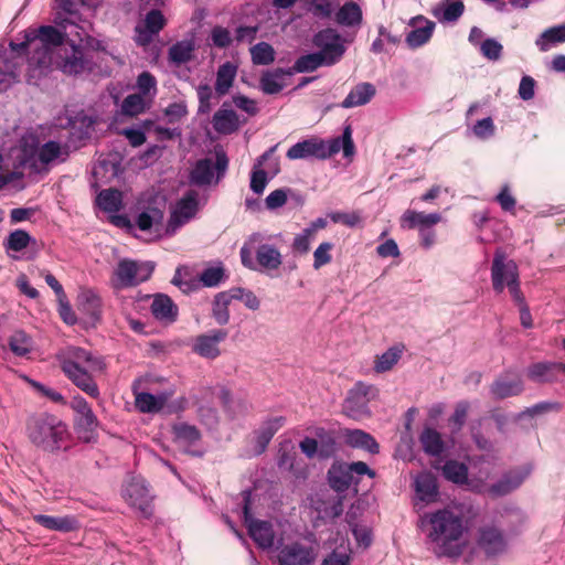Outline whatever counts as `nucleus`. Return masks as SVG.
Segmentation results:
<instances>
[{"label": "nucleus", "instance_id": "393cba45", "mask_svg": "<svg viewBox=\"0 0 565 565\" xmlns=\"http://www.w3.org/2000/svg\"><path fill=\"white\" fill-rule=\"evenodd\" d=\"M225 106L226 104H223L222 108L214 114L212 124L218 134L230 135L238 129L239 120L237 114Z\"/></svg>", "mask_w": 565, "mask_h": 565}, {"label": "nucleus", "instance_id": "1a4fd4ad", "mask_svg": "<svg viewBox=\"0 0 565 565\" xmlns=\"http://www.w3.org/2000/svg\"><path fill=\"white\" fill-rule=\"evenodd\" d=\"M375 388L362 382L356 383L348 393L343 403V413L353 418L362 419L370 415L369 403L374 396Z\"/></svg>", "mask_w": 565, "mask_h": 565}, {"label": "nucleus", "instance_id": "423d86ee", "mask_svg": "<svg viewBox=\"0 0 565 565\" xmlns=\"http://www.w3.org/2000/svg\"><path fill=\"white\" fill-rule=\"evenodd\" d=\"M154 266L150 262L121 259L110 277V286L115 290L132 288L148 280Z\"/></svg>", "mask_w": 565, "mask_h": 565}, {"label": "nucleus", "instance_id": "dca6fc26", "mask_svg": "<svg viewBox=\"0 0 565 565\" xmlns=\"http://www.w3.org/2000/svg\"><path fill=\"white\" fill-rule=\"evenodd\" d=\"M530 470L518 468L504 473L495 483L488 488V493L493 497H503L518 489L529 476Z\"/></svg>", "mask_w": 565, "mask_h": 565}, {"label": "nucleus", "instance_id": "8fccbe9b", "mask_svg": "<svg viewBox=\"0 0 565 565\" xmlns=\"http://www.w3.org/2000/svg\"><path fill=\"white\" fill-rule=\"evenodd\" d=\"M252 61L256 65H268L275 61V51L266 42H260L250 47Z\"/></svg>", "mask_w": 565, "mask_h": 565}, {"label": "nucleus", "instance_id": "6e6552de", "mask_svg": "<svg viewBox=\"0 0 565 565\" xmlns=\"http://www.w3.org/2000/svg\"><path fill=\"white\" fill-rule=\"evenodd\" d=\"M312 42L319 49L318 53L324 58V65L327 66L340 61L345 52L341 35L331 28L319 31L313 36Z\"/></svg>", "mask_w": 565, "mask_h": 565}, {"label": "nucleus", "instance_id": "052dcab7", "mask_svg": "<svg viewBox=\"0 0 565 565\" xmlns=\"http://www.w3.org/2000/svg\"><path fill=\"white\" fill-rule=\"evenodd\" d=\"M332 248L333 244L330 242H323L316 248L313 252V268L316 270L331 262L332 256L330 252Z\"/></svg>", "mask_w": 565, "mask_h": 565}, {"label": "nucleus", "instance_id": "69168bd1", "mask_svg": "<svg viewBox=\"0 0 565 565\" xmlns=\"http://www.w3.org/2000/svg\"><path fill=\"white\" fill-rule=\"evenodd\" d=\"M163 114L170 124L178 122L188 115L186 104L184 102L172 103L164 108Z\"/></svg>", "mask_w": 565, "mask_h": 565}, {"label": "nucleus", "instance_id": "2f4dec72", "mask_svg": "<svg viewBox=\"0 0 565 565\" xmlns=\"http://www.w3.org/2000/svg\"><path fill=\"white\" fill-rule=\"evenodd\" d=\"M362 9L353 1L345 2L335 13V22L347 28L360 26L362 24Z\"/></svg>", "mask_w": 565, "mask_h": 565}, {"label": "nucleus", "instance_id": "a211bd4d", "mask_svg": "<svg viewBox=\"0 0 565 565\" xmlns=\"http://www.w3.org/2000/svg\"><path fill=\"white\" fill-rule=\"evenodd\" d=\"M173 433L177 443L184 448L185 452L195 457L203 456V450L191 449V447L194 446L201 439V433L195 426L185 423H180L173 426Z\"/></svg>", "mask_w": 565, "mask_h": 565}, {"label": "nucleus", "instance_id": "e2e57ef3", "mask_svg": "<svg viewBox=\"0 0 565 565\" xmlns=\"http://www.w3.org/2000/svg\"><path fill=\"white\" fill-rule=\"evenodd\" d=\"M163 218V213L158 209H151L142 212L137 217V225L141 231H148L153 223H160Z\"/></svg>", "mask_w": 565, "mask_h": 565}, {"label": "nucleus", "instance_id": "412c9836", "mask_svg": "<svg viewBox=\"0 0 565 565\" xmlns=\"http://www.w3.org/2000/svg\"><path fill=\"white\" fill-rule=\"evenodd\" d=\"M479 545L487 554L497 555L505 550L507 543L499 529L486 526L480 531Z\"/></svg>", "mask_w": 565, "mask_h": 565}, {"label": "nucleus", "instance_id": "09e8293b", "mask_svg": "<svg viewBox=\"0 0 565 565\" xmlns=\"http://www.w3.org/2000/svg\"><path fill=\"white\" fill-rule=\"evenodd\" d=\"M354 512L352 510L347 513V522L351 526L352 533L359 546L367 548L372 543V532L365 525L354 523Z\"/></svg>", "mask_w": 565, "mask_h": 565}, {"label": "nucleus", "instance_id": "aec40b11", "mask_svg": "<svg viewBox=\"0 0 565 565\" xmlns=\"http://www.w3.org/2000/svg\"><path fill=\"white\" fill-rule=\"evenodd\" d=\"M33 520L39 525L50 531L67 533L79 529L78 520L72 515L52 516L45 514H35L33 515Z\"/></svg>", "mask_w": 565, "mask_h": 565}, {"label": "nucleus", "instance_id": "4be33fe9", "mask_svg": "<svg viewBox=\"0 0 565 565\" xmlns=\"http://www.w3.org/2000/svg\"><path fill=\"white\" fill-rule=\"evenodd\" d=\"M292 75V71L276 68L263 73L259 86L267 95L278 94L286 86V78Z\"/></svg>", "mask_w": 565, "mask_h": 565}, {"label": "nucleus", "instance_id": "0eeeda50", "mask_svg": "<svg viewBox=\"0 0 565 565\" xmlns=\"http://www.w3.org/2000/svg\"><path fill=\"white\" fill-rule=\"evenodd\" d=\"M122 498L131 507L137 509L143 516L152 514V495L140 476H130L122 486Z\"/></svg>", "mask_w": 565, "mask_h": 565}, {"label": "nucleus", "instance_id": "338daca9", "mask_svg": "<svg viewBox=\"0 0 565 565\" xmlns=\"http://www.w3.org/2000/svg\"><path fill=\"white\" fill-rule=\"evenodd\" d=\"M268 182L267 173L263 168L254 167L250 175V190L263 194Z\"/></svg>", "mask_w": 565, "mask_h": 565}, {"label": "nucleus", "instance_id": "ddd939ff", "mask_svg": "<svg viewBox=\"0 0 565 565\" xmlns=\"http://www.w3.org/2000/svg\"><path fill=\"white\" fill-rule=\"evenodd\" d=\"M227 338V331L215 329L207 333L199 334L192 339L191 350L196 355L215 360L221 355L220 344Z\"/></svg>", "mask_w": 565, "mask_h": 565}, {"label": "nucleus", "instance_id": "b1692460", "mask_svg": "<svg viewBox=\"0 0 565 565\" xmlns=\"http://www.w3.org/2000/svg\"><path fill=\"white\" fill-rule=\"evenodd\" d=\"M67 157L68 147L52 140L43 143L36 151V159L43 166L65 161Z\"/></svg>", "mask_w": 565, "mask_h": 565}, {"label": "nucleus", "instance_id": "f03ea898", "mask_svg": "<svg viewBox=\"0 0 565 565\" xmlns=\"http://www.w3.org/2000/svg\"><path fill=\"white\" fill-rule=\"evenodd\" d=\"M58 359L63 372L73 384L92 397L99 395L93 379L94 373L102 372L105 367L99 356L78 347H67L58 354Z\"/></svg>", "mask_w": 565, "mask_h": 565}, {"label": "nucleus", "instance_id": "5701e85b", "mask_svg": "<svg viewBox=\"0 0 565 565\" xmlns=\"http://www.w3.org/2000/svg\"><path fill=\"white\" fill-rule=\"evenodd\" d=\"M134 393L135 406L140 413H159L171 396V394L167 393L152 395L146 392H137L135 387Z\"/></svg>", "mask_w": 565, "mask_h": 565}, {"label": "nucleus", "instance_id": "f8f14e48", "mask_svg": "<svg viewBox=\"0 0 565 565\" xmlns=\"http://www.w3.org/2000/svg\"><path fill=\"white\" fill-rule=\"evenodd\" d=\"M243 514L248 533L255 543L262 548H270L274 545L275 533L273 526L267 521L253 520L249 511L250 492L244 491Z\"/></svg>", "mask_w": 565, "mask_h": 565}, {"label": "nucleus", "instance_id": "6ab92c4d", "mask_svg": "<svg viewBox=\"0 0 565 565\" xmlns=\"http://www.w3.org/2000/svg\"><path fill=\"white\" fill-rule=\"evenodd\" d=\"M440 221L441 215L439 213L425 214L414 210H406L401 217V226L408 230L418 228L422 232V230H428Z\"/></svg>", "mask_w": 565, "mask_h": 565}, {"label": "nucleus", "instance_id": "7ed1b4c3", "mask_svg": "<svg viewBox=\"0 0 565 565\" xmlns=\"http://www.w3.org/2000/svg\"><path fill=\"white\" fill-rule=\"evenodd\" d=\"M26 431L32 444L51 452L66 448L70 438L67 426L50 414L31 416L26 423Z\"/></svg>", "mask_w": 565, "mask_h": 565}, {"label": "nucleus", "instance_id": "4c0bfd02", "mask_svg": "<svg viewBox=\"0 0 565 565\" xmlns=\"http://www.w3.org/2000/svg\"><path fill=\"white\" fill-rule=\"evenodd\" d=\"M194 50L195 45L192 40L179 41L169 49V60L177 65H181L193 58Z\"/></svg>", "mask_w": 565, "mask_h": 565}, {"label": "nucleus", "instance_id": "f3484780", "mask_svg": "<svg viewBox=\"0 0 565 565\" xmlns=\"http://www.w3.org/2000/svg\"><path fill=\"white\" fill-rule=\"evenodd\" d=\"M19 47L25 50L29 57V65L34 68H46L52 61L53 50L39 40H25L19 44Z\"/></svg>", "mask_w": 565, "mask_h": 565}, {"label": "nucleus", "instance_id": "39448f33", "mask_svg": "<svg viewBox=\"0 0 565 565\" xmlns=\"http://www.w3.org/2000/svg\"><path fill=\"white\" fill-rule=\"evenodd\" d=\"M493 289L502 292L508 287L513 300L522 302L523 294L520 288L519 269L513 260H508L502 252H497L491 266Z\"/></svg>", "mask_w": 565, "mask_h": 565}, {"label": "nucleus", "instance_id": "680f3d73", "mask_svg": "<svg viewBox=\"0 0 565 565\" xmlns=\"http://www.w3.org/2000/svg\"><path fill=\"white\" fill-rule=\"evenodd\" d=\"M465 6L459 0H448L444 6L441 12V21L454 22L457 21L463 13Z\"/></svg>", "mask_w": 565, "mask_h": 565}, {"label": "nucleus", "instance_id": "4468645a", "mask_svg": "<svg viewBox=\"0 0 565 565\" xmlns=\"http://www.w3.org/2000/svg\"><path fill=\"white\" fill-rule=\"evenodd\" d=\"M71 405L78 415L75 427L79 439L85 443H90L94 439V434L98 426L96 416L88 403L81 396L74 397Z\"/></svg>", "mask_w": 565, "mask_h": 565}, {"label": "nucleus", "instance_id": "49530a36", "mask_svg": "<svg viewBox=\"0 0 565 565\" xmlns=\"http://www.w3.org/2000/svg\"><path fill=\"white\" fill-rule=\"evenodd\" d=\"M402 356V349L392 347L383 354L377 355L374 361V371L376 373H384L390 370L399 361Z\"/></svg>", "mask_w": 565, "mask_h": 565}, {"label": "nucleus", "instance_id": "c03bdc74", "mask_svg": "<svg viewBox=\"0 0 565 565\" xmlns=\"http://www.w3.org/2000/svg\"><path fill=\"white\" fill-rule=\"evenodd\" d=\"M96 202L105 212H117L121 207V192L115 189L103 190Z\"/></svg>", "mask_w": 565, "mask_h": 565}, {"label": "nucleus", "instance_id": "58836bf2", "mask_svg": "<svg viewBox=\"0 0 565 565\" xmlns=\"http://www.w3.org/2000/svg\"><path fill=\"white\" fill-rule=\"evenodd\" d=\"M558 363L539 362L527 369V377L537 383L555 381L553 370H558Z\"/></svg>", "mask_w": 565, "mask_h": 565}, {"label": "nucleus", "instance_id": "f704fd0d", "mask_svg": "<svg viewBox=\"0 0 565 565\" xmlns=\"http://www.w3.org/2000/svg\"><path fill=\"white\" fill-rule=\"evenodd\" d=\"M151 312L158 320L174 321L178 315L177 306L166 295H157L151 303Z\"/></svg>", "mask_w": 565, "mask_h": 565}, {"label": "nucleus", "instance_id": "c756f323", "mask_svg": "<svg viewBox=\"0 0 565 565\" xmlns=\"http://www.w3.org/2000/svg\"><path fill=\"white\" fill-rule=\"evenodd\" d=\"M164 24L166 20L161 11H149L145 18L146 32L142 30V26H136V32L139 34L138 41L140 43H147L152 35L158 34L163 29Z\"/></svg>", "mask_w": 565, "mask_h": 565}, {"label": "nucleus", "instance_id": "774afa93", "mask_svg": "<svg viewBox=\"0 0 565 565\" xmlns=\"http://www.w3.org/2000/svg\"><path fill=\"white\" fill-rule=\"evenodd\" d=\"M156 85L157 81L153 75H151L149 72H142L137 79V87L140 90V95L153 96L156 93Z\"/></svg>", "mask_w": 565, "mask_h": 565}, {"label": "nucleus", "instance_id": "de8ad7c7", "mask_svg": "<svg viewBox=\"0 0 565 565\" xmlns=\"http://www.w3.org/2000/svg\"><path fill=\"white\" fill-rule=\"evenodd\" d=\"M230 302L231 298L225 292H220L214 298L212 316L220 326H224L230 321Z\"/></svg>", "mask_w": 565, "mask_h": 565}, {"label": "nucleus", "instance_id": "9d476101", "mask_svg": "<svg viewBox=\"0 0 565 565\" xmlns=\"http://www.w3.org/2000/svg\"><path fill=\"white\" fill-rule=\"evenodd\" d=\"M228 166V159L225 152L216 151V161L213 163L212 159L205 158L199 160L191 171V183L196 185H209L213 181L214 170H216V183L224 175Z\"/></svg>", "mask_w": 565, "mask_h": 565}, {"label": "nucleus", "instance_id": "4d7b16f0", "mask_svg": "<svg viewBox=\"0 0 565 565\" xmlns=\"http://www.w3.org/2000/svg\"><path fill=\"white\" fill-rule=\"evenodd\" d=\"M31 241V236L25 231L15 230L8 236L6 248L8 250L21 252L28 247Z\"/></svg>", "mask_w": 565, "mask_h": 565}, {"label": "nucleus", "instance_id": "a878e982", "mask_svg": "<svg viewBox=\"0 0 565 565\" xmlns=\"http://www.w3.org/2000/svg\"><path fill=\"white\" fill-rule=\"evenodd\" d=\"M256 263L264 270H276L282 264L278 248L270 244H262L256 249Z\"/></svg>", "mask_w": 565, "mask_h": 565}, {"label": "nucleus", "instance_id": "13d9d810", "mask_svg": "<svg viewBox=\"0 0 565 565\" xmlns=\"http://www.w3.org/2000/svg\"><path fill=\"white\" fill-rule=\"evenodd\" d=\"M263 239L259 233H254L248 237L247 243L241 248L239 255L242 264L252 270H256V263L252 258V245Z\"/></svg>", "mask_w": 565, "mask_h": 565}, {"label": "nucleus", "instance_id": "473e14b6", "mask_svg": "<svg viewBox=\"0 0 565 565\" xmlns=\"http://www.w3.org/2000/svg\"><path fill=\"white\" fill-rule=\"evenodd\" d=\"M523 382L520 377H500L491 385V393L498 399L516 396L523 392Z\"/></svg>", "mask_w": 565, "mask_h": 565}, {"label": "nucleus", "instance_id": "ea45409f", "mask_svg": "<svg viewBox=\"0 0 565 565\" xmlns=\"http://www.w3.org/2000/svg\"><path fill=\"white\" fill-rule=\"evenodd\" d=\"M419 440L425 452L431 456H439L444 451V441L436 429L425 428Z\"/></svg>", "mask_w": 565, "mask_h": 565}, {"label": "nucleus", "instance_id": "603ef678", "mask_svg": "<svg viewBox=\"0 0 565 565\" xmlns=\"http://www.w3.org/2000/svg\"><path fill=\"white\" fill-rule=\"evenodd\" d=\"M31 338L24 331H15L9 339L10 350L19 356L26 355L31 350Z\"/></svg>", "mask_w": 565, "mask_h": 565}, {"label": "nucleus", "instance_id": "864d4df0", "mask_svg": "<svg viewBox=\"0 0 565 565\" xmlns=\"http://www.w3.org/2000/svg\"><path fill=\"white\" fill-rule=\"evenodd\" d=\"M147 108L145 97L140 94L128 95L121 104V113L127 116H137L143 113Z\"/></svg>", "mask_w": 565, "mask_h": 565}, {"label": "nucleus", "instance_id": "0e129e2a", "mask_svg": "<svg viewBox=\"0 0 565 565\" xmlns=\"http://www.w3.org/2000/svg\"><path fill=\"white\" fill-rule=\"evenodd\" d=\"M230 298L231 300L237 299L243 301L244 305L252 310H257L260 305L258 298L255 296L253 291L242 288L232 289Z\"/></svg>", "mask_w": 565, "mask_h": 565}, {"label": "nucleus", "instance_id": "79ce46f5", "mask_svg": "<svg viewBox=\"0 0 565 565\" xmlns=\"http://www.w3.org/2000/svg\"><path fill=\"white\" fill-rule=\"evenodd\" d=\"M285 417L278 416L263 423L257 431V443L265 449L274 435L284 426Z\"/></svg>", "mask_w": 565, "mask_h": 565}, {"label": "nucleus", "instance_id": "3c124183", "mask_svg": "<svg viewBox=\"0 0 565 565\" xmlns=\"http://www.w3.org/2000/svg\"><path fill=\"white\" fill-rule=\"evenodd\" d=\"M435 23L427 21L424 26L412 30L407 36L406 42L411 47H418L425 44L431 36Z\"/></svg>", "mask_w": 565, "mask_h": 565}, {"label": "nucleus", "instance_id": "bb28decb", "mask_svg": "<svg viewBox=\"0 0 565 565\" xmlns=\"http://www.w3.org/2000/svg\"><path fill=\"white\" fill-rule=\"evenodd\" d=\"M376 89L375 86L371 83H360L354 86L345 99L342 102L341 106L343 108H353L358 106H363L367 104L374 96Z\"/></svg>", "mask_w": 565, "mask_h": 565}, {"label": "nucleus", "instance_id": "6e6d98bb", "mask_svg": "<svg viewBox=\"0 0 565 565\" xmlns=\"http://www.w3.org/2000/svg\"><path fill=\"white\" fill-rule=\"evenodd\" d=\"M316 439L318 440L319 457L328 458L335 451V439L324 428L316 429Z\"/></svg>", "mask_w": 565, "mask_h": 565}, {"label": "nucleus", "instance_id": "bf43d9fd", "mask_svg": "<svg viewBox=\"0 0 565 565\" xmlns=\"http://www.w3.org/2000/svg\"><path fill=\"white\" fill-rule=\"evenodd\" d=\"M224 278V268L222 266H214L204 269L200 274V281L205 287H215Z\"/></svg>", "mask_w": 565, "mask_h": 565}, {"label": "nucleus", "instance_id": "a19ab883", "mask_svg": "<svg viewBox=\"0 0 565 565\" xmlns=\"http://www.w3.org/2000/svg\"><path fill=\"white\" fill-rule=\"evenodd\" d=\"M565 42V24L556 25L545 30L536 40V45L542 52L557 43Z\"/></svg>", "mask_w": 565, "mask_h": 565}, {"label": "nucleus", "instance_id": "72a5a7b5", "mask_svg": "<svg viewBox=\"0 0 565 565\" xmlns=\"http://www.w3.org/2000/svg\"><path fill=\"white\" fill-rule=\"evenodd\" d=\"M415 490L422 501L434 502L438 495L436 478L429 472L419 473L415 478Z\"/></svg>", "mask_w": 565, "mask_h": 565}, {"label": "nucleus", "instance_id": "a18cd8bd", "mask_svg": "<svg viewBox=\"0 0 565 565\" xmlns=\"http://www.w3.org/2000/svg\"><path fill=\"white\" fill-rule=\"evenodd\" d=\"M445 478L454 483L463 484L468 479V468L456 460L447 461L443 467Z\"/></svg>", "mask_w": 565, "mask_h": 565}, {"label": "nucleus", "instance_id": "c85d7f7f", "mask_svg": "<svg viewBox=\"0 0 565 565\" xmlns=\"http://www.w3.org/2000/svg\"><path fill=\"white\" fill-rule=\"evenodd\" d=\"M328 476L331 488L338 492L345 491L354 482L347 462L333 463L329 469Z\"/></svg>", "mask_w": 565, "mask_h": 565}, {"label": "nucleus", "instance_id": "7c9ffc66", "mask_svg": "<svg viewBox=\"0 0 565 565\" xmlns=\"http://www.w3.org/2000/svg\"><path fill=\"white\" fill-rule=\"evenodd\" d=\"M25 38L29 40H39L46 44L47 47L54 49L60 46L64 42L65 34L58 31L56 28L51 25H43L38 30H30L25 33Z\"/></svg>", "mask_w": 565, "mask_h": 565}, {"label": "nucleus", "instance_id": "9b49d317", "mask_svg": "<svg viewBox=\"0 0 565 565\" xmlns=\"http://www.w3.org/2000/svg\"><path fill=\"white\" fill-rule=\"evenodd\" d=\"M199 211V193L188 191L174 205L166 232L172 235L179 227L192 220Z\"/></svg>", "mask_w": 565, "mask_h": 565}, {"label": "nucleus", "instance_id": "20e7f679", "mask_svg": "<svg viewBox=\"0 0 565 565\" xmlns=\"http://www.w3.org/2000/svg\"><path fill=\"white\" fill-rule=\"evenodd\" d=\"M343 150L345 158H351L354 154V143L352 140V130L350 126H347L343 130L341 138H334L329 141H324L319 138H310L297 142L290 147L287 151V158L290 160L317 158L324 160L331 156Z\"/></svg>", "mask_w": 565, "mask_h": 565}, {"label": "nucleus", "instance_id": "37998d69", "mask_svg": "<svg viewBox=\"0 0 565 565\" xmlns=\"http://www.w3.org/2000/svg\"><path fill=\"white\" fill-rule=\"evenodd\" d=\"M78 301L83 309L93 318H98L100 313L102 300L98 294L90 288H83L78 295Z\"/></svg>", "mask_w": 565, "mask_h": 565}, {"label": "nucleus", "instance_id": "f257e3e1", "mask_svg": "<svg viewBox=\"0 0 565 565\" xmlns=\"http://www.w3.org/2000/svg\"><path fill=\"white\" fill-rule=\"evenodd\" d=\"M473 505L467 502L449 504L426 513L422 525L426 532L429 551L438 558H458L468 546Z\"/></svg>", "mask_w": 565, "mask_h": 565}, {"label": "nucleus", "instance_id": "c9c22d12", "mask_svg": "<svg viewBox=\"0 0 565 565\" xmlns=\"http://www.w3.org/2000/svg\"><path fill=\"white\" fill-rule=\"evenodd\" d=\"M236 72L237 67L231 62H226L220 65L216 72L215 81V93L218 96H224L230 92L231 87L233 86Z\"/></svg>", "mask_w": 565, "mask_h": 565}, {"label": "nucleus", "instance_id": "2eb2a0df", "mask_svg": "<svg viewBox=\"0 0 565 565\" xmlns=\"http://www.w3.org/2000/svg\"><path fill=\"white\" fill-rule=\"evenodd\" d=\"M277 557L279 565H313L316 559L313 550L299 543L282 546Z\"/></svg>", "mask_w": 565, "mask_h": 565}, {"label": "nucleus", "instance_id": "cd10ccee", "mask_svg": "<svg viewBox=\"0 0 565 565\" xmlns=\"http://www.w3.org/2000/svg\"><path fill=\"white\" fill-rule=\"evenodd\" d=\"M342 436L345 443L354 448H362L371 454H377L380 446L376 440L367 433L361 429H344Z\"/></svg>", "mask_w": 565, "mask_h": 565}, {"label": "nucleus", "instance_id": "5fc2aeb1", "mask_svg": "<svg viewBox=\"0 0 565 565\" xmlns=\"http://www.w3.org/2000/svg\"><path fill=\"white\" fill-rule=\"evenodd\" d=\"M322 65H324V58L316 52L300 56L295 62L294 70L298 73L313 72Z\"/></svg>", "mask_w": 565, "mask_h": 565}, {"label": "nucleus", "instance_id": "e433bc0d", "mask_svg": "<svg viewBox=\"0 0 565 565\" xmlns=\"http://www.w3.org/2000/svg\"><path fill=\"white\" fill-rule=\"evenodd\" d=\"M62 71L66 74H78L85 68L83 50L74 44L65 50L61 64Z\"/></svg>", "mask_w": 565, "mask_h": 565}]
</instances>
